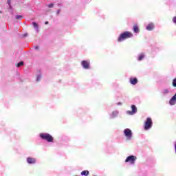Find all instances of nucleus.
<instances>
[{
  "instance_id": "nucleus-1",
  "label": "nucleus",
  "mask_w": 176,
  "mask_h": 176,
  "mask_svg": "<svg viewBox=\"0 0 176 176\" xmlns=\"http://www.w3.org/2000/svg\"><path fill=\"white\" fill-rule=\"evenodd\" d=\"M129 38H133V33L131 32H124L118 37V41L123 42V41L129 39Z\"/></svg>"
},
{
  "instance_id": "nucleus-2",
  "label": "nucleus",
  "mask_w": 176,
  "mask_h": 176,
  "mask_svg": "<svg viewBox=\"0 0 176 176\" xmlns=\"http://www.w3.org/2000/svg\"><path fill=\"white\" fill-rule=\"evenodd\" d=\"M40 137L42 138V140H45V141H47V142H53L54 141L53 136L49 133H41Z\"/></svg>"
},
{
  "instance_id": "nucleus-3",
  "label": "nucleus",
  "mask_w": 176,
  "mask_h": 176,
  "mask_svg": "<svg viewBox=\"0 0 176 176\" xmlns=\"http://www.w3.org/2000/svg\"><path fill=\"white\" fill-rule=\"evenodd\" d=\"M152 124H153V122H152V118H147L144 123V130H149V129H151Z\"/></svg>"
},
{
  "instance_id": "nucleus-4",
  "label": "nucleus",
  "mask_w": 176,
  "mask_h": 176,
  "mask_svg": "<svg viewBox=\"0 0 176 176\" xmlns=\"http://www.w3.org/2000/svg\"><path fill=\"white\" fill-rule=\"evenodd\" d=\"M137 160V157L134 155H129L125 160V163H130L131 164H135Z\"/></svg>"
},
{
  "instance_id": "nucleus-5",
  "label": "nucleus",
  "mask_w": 176,
  "mask_h": 176,
  "mask_svg": "<svg viewBox=\"0 0 176 176\" xmlns=\"http://www.w3.org/2000/svg\"><path fill=\"white\" fill-rule=\"evenodd\" d=\"M124 134L127 140H131V138L133 137V132L130 129H125L124 130Z\"/></svg>"
},
{
  "instance_id": "nucleus-6",
  "label": "nucleus",
  "mask_w": 176,
  "mask_h": 176,
  "mask_svg": "<svg viewBox=\"0 0 176 176\" xmlns=\"http://www.w3.org/2000/svg\"><path fill=\"white\" fill-rule=\"evenodd\" d=\"M81 65L85 69H89V68H90V62L87 60H82L81 62Z\"/></svg>"
},
{
  "instance_id": "nucleus-7",
  "label": "nucleus",
  "mask_w": 176,
  "mask_h": 176,
  "mask_svg": "<svg viewBox=\"0 0 176 176\" xmlns=\"http://www.w3.org/2000/svg\"><path fill=\"white\" fill-rule=\"evenodd\" d=\"M27 162L29 164H35L36 163V160L35 158L29 157L27 158Z\"/></svg>"
},
{
  "instance_id": "nucleus-8",
  "label": "nucleus",
  "mask_w": 176,
  "mask_h": 176,
  "mask_svg": "<svg viewBox=\"0 0 176 176\" xmlns=\"http://www.w3.org/2000/svg\"><path fill=\"white\" fill-rule=\"evenodd\" d=\"M169 104H170V105H175L176 104V93L169 100Z\"/></svg>"
},
{
  "instance_id": "nucleus-9",
  "label": "nucleus",
  "mask_w": 176,
  "mask_h": 176,
  "mask_svg": "<svg viewBox=\"0 0 176 176\" xmlns=\"http://www.w3.org/2000/svg\"><path fill=\"white\" fill-rule=\"evenodd\" d=\"M153 28H155V25H153V23H149L147 26H146V30L148 31H152V30H153Z\"/></svg>"
},
{
  "instance_id": "nucleus-10",
  "label": "nucleus",
  "mask_w": 176,
  "mask_h": 176,
  "mask_svg": "<svg viewBox=\"0 0 176 176\" xmlns=\"http://www.w3.org/2000/svg\"><path fill=\"white\" fill-rule=\"evenodd\" d=\"M130 83L131 85H137L138 83V79L137 78H130Z\"/></svg>"
},
{
  "instance_id": "nucleus-11",
  "label": "nucleus",
  "mask_w": 176,
  "mask_h": 176,
  "mask_svg": "<svg viewBox=\"0 0 176 176\" xmlns=\"http://www.w3.org/2000/svg\"><path fill=\"white\" fill-rule=\"evenodd\" d=\"M133 32L135 34H138V32H140V28H138V25H133Z\"/></svg>"
},
{
  "instance_id": "nucleus-12",
  "label": "nucleus",
  "mask_w": 176,
  "mask_h": 176,
  "mask_svg": "<svg viewBox=\"0 0 176 176\" xmlns=\"http://www.w3.org/2000/svg\"><path fill=\"white\" fill-rule=\"evenodd\" d=\"M89 170H83L81 172V175L87 176L89 175Z\"/></svg>"
},
{
  "instance_id": "nucleus-13",
  "label": "nucleus",
  "mask_w": 176,
  "mask_h": 176,
  "mask_svg": "<svg viewBox=\"0 0 176 176\" xmlns=\"http://www.w3.org/2000/svg\"><path fill=\"white\" fill-rule=\"evenodd\" d=\"M32 25L33 27H34V28H38L39 27V25H38V23H36V22H32Z\"/></svg>"
},
{
  "instance_id": "nucleus-14",
  "label": "nucleus",
  "mask_w": 176,
  "mask_h": 176,
  "mask_svg": "<svg viewBox=\"0 0 176 176\" xmlns=\"http://www.w3.org/2000/svg\"><path fill=\"white\" fill-rule=\"evenodd\" d=\"M21 65H24V62L21 61L20 63H17L16 67H20Z\"/></svg>"
},
{
  "instance_id": "nucleus-15",
  "label": "nucleus",
  "mask_w": 176,
  "mask_h": 176,
  "mask_svg": "<svg viewBox=\"0 0 176 176\" xmlns=\"http://www.w3.org/2000/svg\"><path fill=\"white\" fill-rule=\"evenodd\" d=\"M144 54H140V56H139V58H138V60H139V61H141L142 60H143L144 59Z\"/></svg>"
},
{
  "instance_id": "nucleus-16",
  "label": "nucleus",
  "mask_w": 176,
  "mask_h": 176,
  "mask_svg": "<svg viewBox=\"0 0 176 176\" xmlns=\"http://www.w3.org/2000/svg\"><path fill=\"white\" fill-rule=\"evenodd\" d=\"M137 111H128L127 114L128 115H134Z\"/></svg>"
},
{
  "instance_id": "nucleus-17",
  "label": "nucleus",
  "mask_w": 176,
  "mask_h": 176,
  "mask_svg": "<svg viewBox=\"0 0 176 176\" xmlns=\"http://www.w3.org/2000/svg\"><path fill=\"white\" fill-rule=\"evenodd\" d=\"M172 85H173V87H176V78L173 80Z\"/></svg>"
},
{
  "instance_id": "nucleus-18",
  "label": "nucleus",
  "mask_w": 176,
  "mask_h": 176,
  "mask_svg": "<svg viewBox=\"0 0 176 176\" xmlns=\"http://www.w3.org/2000/svg\"><path fill=\"white\" fill-rule=\"evenodd\" d=\"M16 20H21V19H23V16H21V15H16Z\"/></svg>"
},
{
  "instance_id": "nucleus-19",
  "label": "nucleus",
  "mask_w": 176,
  "mask_h": 176,
  "mask_svg": "<svg viewBox=\"0 0 176 176\" xmlns=\"http://www.w3.org/2000/svg\"><path fill=\"white\" fill-rule=\"evenodd\" d=\"M162 94H168V89H164L163 91H162Z\"/></svg>"
},
{
  "instance_id": "nucleus-20",
  "label": "nucleus",
  "mask_w": 176,
  "mask_h": 176,
  "mask_svg": "<svg viewBox=\"0 0 176 176\" xmlns=\"http://www.w3.org/2000/svg\"><path fill=\"white\" fill-rule=\"evenodd\" d=\"M131 109H132V111H137V107H135V105H132L131 106Z\"/></svg>"
},
{
  "instance_id": "nucleus-21",
  "label": "nucleus",
  "mask_w": 176,
  "mask_h": 176,
  "mask_svg": "<svg viewBox=\"0 0 176 176\" xmlns=\"http://www.w3.org/2000/svg\"><path fill=\"white\" fill-rule=\"evenodd\" d=\"M173 21L175 23V24H176V16L173 17Z\"/></svg>"
},
{
  "instance_id": "nucleus-22",
  "label": "nucleus",
  "mask_w": 176,
  "mask_h": 176,
  "mask_svg": "<svg viewBox=\"0 0 176 176\" xmlns=\"http://www.w3.org/2000/svg\"><path fill=\"white\" fill-rule=\"evenodd\" d=\"M54 4L53 3H50L48 5V8H53Z\"/></svg>"
},
{
  "instance_id": "nucleus-23",
  "label": "nucleus",
  "mask_w": 176,
  "mask_h": 176,
  "mask_svg": "<svg viewBox=\"0 0 176 176\" xmlns=\"http://www.w3.org/2000/svg\"><path fill=\"white\" fill-rule=\"evenodd\" d=\"M41 80V76H37V82H39Z\"/></svg>"
},
{
  "instance_id": "nucleus-24",
  "label": "nucleus",
  "mask_w": 176,
  "mask_h": 176,
  "mask_svg": "<svg viewBox=\"0 0 176 176\" xmlns=\"http://www.w3.org/2000/svg\"><path fill=\"white\" fill-rule=\"evenodd\" d=\"M10 2H11V1L10 0H8V1H7V3H8V5L10 6Z\"/></svg>"
},
{
  "instance_id": "nucleus-25",
  "label": "nucleus",
  "mask_w": 176,
  "mask_h": 176,
  "mask_svg": "<svg viewBox=\"0 0 176 176\" xmlns=\"http://www.w3.org/2000/svg\"><path fill=\"white\" fill-rule=\"evenodd\" d=\"M34 49H36V50H38L39 49V47L36 46V47H34Z\"/></svg>"
},
{
  "instance_id": "nucleus-26",
  "label": "nucleus",
  "mask_w": 176,
  "mask_h": 176,
  "mask_svg": "<svg viewBox=\"0 0 176 176\" xmlns=\"http://www.w3.org/2000/svg\"><path fill=\"white\" fill-rule=\"evenodd\" d=\"M60 12H61L60 10H58V11H57V14H60Z\"/></svg>"
},
{
  "instance_id": "nucleus-27",
  "label": "nucleus",
  "mask_w": 176,
  "mask_h": 176,
  "mask_svg": "<svg viewBox=\"0 0 176 176\" xmlns=\"http://www.w3.org/2000/svg\"><path fill=\"white\" fill-rule=\"evenodd\" d=\"M28 36V34H25L24 35H23V36Z\"/></svg>"
},
{
  "instance_id": "nucleus-28",
  "label": "nucleus",
  "mask_w": 176,
  "mask_h": 176,
  "mask_svg": "<svg viewBox=\"0 0 176 176\" xmlns=\"http://www.w3.org/2000/svg\"><path fill=\"white\" fill-rule=\"evenodd\" d=\"M118 105H122V102H118Z\"/></svg>"
},
{
  "instance_id": "nucleus-29",
  "label": "nucleus",
  "mask_w": 176,
  "mask_h": 176,
  "mask_svg": "<svg viewBox=\"0 0 176 176\" xmlns=\"http://www.w3.org/2000/svg\"><path fill=\"white\" fill-rule=\"evenodd\" d=\"M45 25L49 24V22H48V21H46V22L45 23Z\"/></svg>"
},
{
  "instance_id": "nucleus-30",
  "label": "nucleus",
  "mask_w": 176,
  "mask_h": 176,
  "mask_svg": "<svg viewBox=\"0 0 176 176\" xmlns=\"http://www.w3.org/2000/svg\"><path fill=\"white\" fill-rule=\"evenodd\" d=\"M92 176H97V175H92Z\"/></svg>"
}]
</instances>
